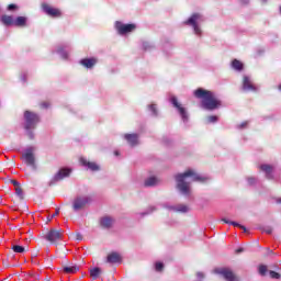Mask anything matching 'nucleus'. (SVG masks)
Returning <instances> with one entry per match:
<instances>
[{
    "instance_id": "2eb2a0df",
    "label": "nucleus",
    "mask_w": 281,
    "mask_h": 281,
    "mask_svg": "<svg viewBox=\"0 0 281 281\" xmlns=\"http://www.w3.org/2000/svg\"><path fill=\"white\" fill-rule=\"evenodd\" d=\"M113 223H115V220L111 216H103L100 218V225L103 229H111V227H113Z\"/></svg>"
},
{
    "instance_id": "6e6552de",
    "label": "nucleus",
    "mask_w": 281,
    "mask_h": 281,
    "mask_svg": "<svg viewBox=\"0 0 281 281\" xmlns=\"http://www.w3.org/2000/svg\"><path fill=\"white\" fill-rule=\"evenodd\" d=\"M42 9L48 16H52L53 19H59V16H63V12H60L59 9L53 8L47 3L42 4Z\"/></svg>"
},
{
    "instance_id": "a211bd4d",
    "label": "nucleus",
    "mask_w": 281,
    "mask_h": 281,
    "mask_svg": "<svg viewBox=\"0 0 281 281\" xmlns=\"http://www.w3.org/2000/svg\"><path fill=\"white\" fill-rule=\"evenodd\" d=\"M243 89L244 91H256V87L251 85V80H249V77H244Z\"/></svg>"
},
{
    "instance_id": "a19ab883",
    "label": "nucleus",
    "mask_w": 281,
    "mask_h": 281,
    "mask_svg": "<svg viewBox=\"0 0 281 281\" xmlns=\"http://www.w3.org/2000/svg\"><path fill=\"white\" fill-rule=\"evenodd\" d=\"M58 214H60V209H56V211L52 215V218H54V216H58Z\"/></svg>"
},
{
    "instance_id": "4468645a",
    "label": "nucleus",
    "mask_w": 281,
    "mask_h": 281,
    "mask_svg": "<svg viewBox=\"0 0 281 281\" xmlns=\"http://www.w3.org/2000/svg\"><path fill=\"white\" fill-rule=\"evenodd\" d=\"M80 65H82V67H86V69H93V67L98 65V59L94 57L83 58L80 60Z\"/></svg>"
},
{
    "instance_id": "f03ea898",
    "label": "nucleus",
    "mask_w": 281,
    "mask_h": 281,
    "mask_svg": "<svg viewBox=\"0 0 281 281\" xmlns=\"http://www.w3.org/2000/svg\"><path fill=\"white\" fill-rule=\"evenodd\" d=\"M188 177H192L193 181H199L200 183H205L207 181V177L199 176V173L194 172V170L189 169L184 171L183 173H178L175 176L177 189L181 194L184 196H190V182L186 181Z\"/></svg>"
},
{
    "instance_id": "2f4dec72",
    "label": "nucleus",
    "mask_w": 281,
    "mask_h": 281,
    "mask_svg": "<svg viewBox=\"0 0 281 281\" xmlns=\"http://www.w3.org/2000/svg\"><path fill=\"white\" fill-rule=\"evenodd\" d=\"M259 273L260 276H265L267 273V266H259Z\"/></svg>"
},
{
    "instance_id": "c85d7f7f",
    "label": "nucleus",
    "mask_w": 281,
    "mask_h": 281,
    "mask_svg": "<svg viewBox=\"0 0 281 281\" xmlns=\"http://www.w3.org/2000/svg\"><path fill=\"white\" fill-rule=\"evenodd\" d=\"M269 273H270V278H272V280H280V278H281V274L273 270H270Z\"/></svg>"
},
{
    "instance_id": "8fccbe9b",
    "label": "nucleus",
    "mask_w": 281,
    "mask_h": 281,
    "mask_svg": "<svg viewBox=\"0 0 281 281\" xmlns=\"http://www.w3.org/2000/svg\"><path fill=\"white\" fill-rule=\"evenodd\" d=\"M278 203H281V199L278 200Z\"/></svg>"
},
{
    "instance_id": "49530a36",
    "label": "nucleus",
    "mask_w": 281,
    "mask_h": 281,
    "mask_svg": "<svg viewBox=\"0 0 281 281\" xmlns=\"http://www.w3.org/2000/svg\"><path fill=\"white\" fill-rule=\"evenodd\" d=\"M44 281H52V278L46 277V278L44 279Z\"/></svg>"
},
{
    "instance_id": "0eeeda50",
    "label": "nucleus",
    "mask_w": 281,
    "mask_h": 281,
    "mask_svg": "<svg viewBox=\"0 0 281 281\" xmlns=\"http://www.w3.org/2000/svg\"><path fill=\"white\" fill-rule=\"evenodd\" d=\"M201 14L200 13H193L187 21L183 22V25H192L195 34H201V29L199 27V24L196 21H200Z\"/></svg>"
},
{
    "instance_id": "412c9836",
    "label": "nucleus",
    "mask_w": 281,
    "mask_h": 281,
    "mask_svg": "<svg viewBox=\"0 0 281 281\" xmlns=\"http://www.w3.org/2000/svg\"><path fill=\"white\" fill-rule=\"evenodd\" d=\"M13 25H15V27H25V25H27V18H25V16H18L14 20Z\"/></svg>"
},
{
    "instance_id": "dca6fc26",
    "label": "nucleus",
    "mask_w": 281,
    "mask_h": 281,
    "mask_svg": "<svg viewBox=\"0 0 281 281\" xmlns=\"http://www.w3.org/2000/svg\"><path fill=\"white\" fill-rule=\"evenodd\" d=\"M71 175V169L63 168L60 169L54 177L55 181H63V179L69 177Z\"/></svg>"
},
{
    "instance_id": "aec40b11",
    "label": "nucleus",
    "mask_w": 281,
    "mask_h": 281,
    "mask_svg": "<svg viewBox=\"0 0 281 281\" xmlns=\"http://www.w3.org/2000/svg\"><path fill=\"white\" fill-rule=\"evenodd\" d=\"M260 170H262V172H266L267 179H272L271 173L273 172V166H271V165H261Z\"/></svg>"
},
{
    "instance_id": "09e8293b",
    "label": "nucleus",
    "mask_w": 281,
    "mask_h": 281,
    "mask_svg": "<svg viewBox=\"0 0 281 281\" xmlns=\"http://www.w3.org/2000/svg\"><path fill=\"white\" fill-rule=\"evenodd\" d=\"M278 89H279V91H281V83L279 85Z\"/></svg>"
},
{
    "instance_id": "72a5a7b5",
    "label": "nucleus",
    "mask_w": 281,
    "mask_h": 281,
    "mask_svg": "<svg viewBox=\"0 0 281 281\" xmlns=\"http://www.w3.org/2000/svg\"><path fill=\"white\" fill-rule=\"evenodd\" d=\"M149 110L151 111V113H154V115H157V105L155 104L149 105Z\"/></svg>"
},
{
    "instance_id": "9d476101",
    "label": "nucleus",
    "mask_w": 281,
    "mask_h": 281,
    "mask_svg": "<svg viewBox=\"0 0 281 281\" xmlns=\"http://www.w3.org/2000/svg\"><path fill=\"white\" fill-rule=\"evenodd\" d=\"M22 157L26 166H32L33 170H36V158H34V153H32V149H27Z\"/></svg>"
},
{
    "instance_id": "b1692460",
    "label": "nucleus",
    "mask_w": 281,
    "mask_h": 281,
    "mask_svg": "<svg viewBox=\"0 0 281 281\" xmlns=\"http://www.w3.org/2000/svg\"><path fill=\"white\" fill-rule=\"evenodd\" d=\"M223 223H226V225H233L234 227H239V229H243L244 232H247V227L244 225L238 224L237 222L228 221L227 218L222 220Z\"/></svg>"
},
{
    "instance_id": "20e7f679",
    "label": "nucleus",
    "mask_w": 281,
    "mask_h": 281,
    "mask_svg": "<svg viewBox=\"0 0 281 281\" xmlns=\"http://www.w3.org/2000/svg\"><path fill=\"white\" fill-rule=\"evenodd\" d=\"M90 203L91 199L89 196H77L72 201V210L74 212H80V210H85Z\"/></svg>"
},
{
    "instance_id": "de8ad7c7",
    "label": "nucleus",
    "mask_w": 281,
    "mask_h": 281,
    "mask_svg": "<svg viewBox=\"0 0 281 281\" xmlns=\"http://www.w3.org/2000/svg\"><path fill=\"white\" fill-rule=\"evenodd\" d=\"M114 155H116V156L120 155V151H114Z\"/></svg>"
},
{
    "instance_id": "7ed1b4c3",
    "label": "nucleus",
    "mask_w": 281,
    "mask_h": 281,
    "mask_svg": "<svg viewBox=\"0 0 281 281\" xmlns=\"http://www.w3.org/2000/svg\"><path fill=\"white\" fill-rule=\"evenodd\" d=\"M24 122H25V125H24L25 131H32L36 128V124L41 122V117L38 116V114L26 110L24 112Z\"/></svg>"
},
{
    "instance_id": "c756f323",
    "label": "nucleus",
    "mask_w": 281,
    "mask_h": 281,
    "mask_svg": "<svg viewBox=\"0 0 281 281\" xmlns=\"http://www.w3.org/2000/svg\"><path fill=\"white\" fill-rule=\"evenodd\" d=\"M177 212H182V213H186V212H188V205H186V204H180V205H178L177 206Z\"/></svg>"
},
{
    "instance_id": "c9c22d12",
    "label": "nucleus",
    "mask_w": 281,
    "mask_h": 281,
    "mask_svg": "<svg viewBox=\"0 0 281 281\" xmlns=\"http://www.w3.org/2000/svg\"><path fill=\"white\" fill-rule=\"evenodd\" d=\"M16 9H18L16 4H9V5H8V10H9L10 12H12V10H16Z\"/></svg>"
},
{
    "instance_id": "1a4fd4ad",
    "label": "nucleus",
    "mask_w": 281,
    "mask_h": 281,
    "mask_svg": "<svg viewBox=\"0 0 281 281\" xmlns=\"http://www.w3.org/2000/svg\"><path fill=\"white\" fill-rule=\"evenodd\" d=\"M215 273H218V276H223L227 281H238V278H236V274L229 269V268H220L215 270Z\"/></svg>"
},
{
    "instance_id": "37998d69",
    "label": "nucleus",
    "mask_w": 281,
    "mask_h": 281,
    "mask_svg": "<svg viewBox=\"0 0 281 281\" xmlns=\"http://www.w3.org/2000/svg\"><path fill=\"white\" fill-rule=\"evenodd\" d=\"M235 251L236 254H243V251H245V248L240 247V248H237Z\"/></svg>"
},
{
    "instance_id": "ddd939ff",
    "label": "nucleus",
    "mask_w": 281,
    "mask_h": 281,
    "mask_svg": "<svg viewBox=\"0 0 281 281\" xmlns=\"http://www.w3.org/2000/svg\"><path fill=\"white\" fill-rule=\"evenodd\" d=\"M106 262H109L110 265H117L122 262V255L115 251L110 252L106 257Z\"/></svg>"
},
{
    "instance_id": "f704fd0d",
    "label": "nucleus",
    "mask_w": 281,
    "mask_h": 281,
    "mask_svg": "<svg viewBox=\"0 0 281 281\" xmlns=\"http://www.w3.org/2000/svg\"><path fill=\"white\" fill-rule=\"evenodd\" d=\"M40 106H41L42 109H49V102L44 101V102L40 103Z\"/></svg>"
},
{
    "instance_id": "423d86ee",
    "label": "nucleus",
    "mask_w": 281,
    "mask_h": 281,
    "mask_svg": "<svg viewBox=\"0 0 281 281\" xmlns=\"http://www.w3.org/2000/svg\"><path fill=\"white\" fill-rule=\"evenodd\" d=\"M115 29L119 34L124 35V34H131V32H134V30H137V25L135 24H123L120 21L115 22Z\"/></svg>"
},
{
    "instance_id": "f8f14e48",
    "label": "nucleus",
    "mask_w": 281,
    "mask_h": 281,
    "mask_svg": "<svg viewBox=\"0 0 281 281\" xmlns=\"http://www.w3.org/2000/svg\"><path fill=\"white\" fill-rule=\"evenodd\" d=\"M79 161L81 166H85V168H88L92 172H98V170H100V166H98V164L89 161L87 158H80Z\"/></svg>"
},
{
    "instance_id": "ea45409f",
    "label": "nucleus",
    "mask_w": 281,
    "mask_h": 281,
    "mask_svg": "<svg viewBox=\"0 0 281 281\" xmlns=\"http://www.w3.org/2000/svg\"><path fill=\"white\" fill-rule=\"evenodd\" d=\"M248 183H249L250 186H254V183H256V179H254V178H248Z\"/></svg>"
},
{
    "instance_id": "4c0bfd02",
    "label": "nucleus",
    "mask_w": 281,
    "mask_h": 281,
    "mask_svg": "<svg viewBox=\"0 0 281 281\" xmlns=\"http://www.w3.org/2000/svg\"><path fill=\"white\" fill-rule=\"evenodd\" d=\"M11 183L14 186V188H21V183L16 180H12Z\"/></svg>"
},
{
    "instance_id": "393cba45",
    "label": "nucleus",
    "mask_w": 281,
    "mask_h": 281,
    "mask_svg": "<svg viewBox=\"0 0 281 281\" xmlns=\"http://www.w3.org/2000/svg\"><path fill=\"white\" fill-rule=\"evenodd\" d=\"M232 67H233V69H235V71H243V69H244V65L238 59H234L232 61Z\"/></svg>"
},
{
    "instance_id": "58836bf2",
    "label": "nucleus",
    "mask_w": 281,
    "mask_h": 281,
    "mask_svg": "<svg viewBox=\"0 0 281 281\" xmlns=\"http://www.w3.org/2000/svg\"><path fill=\"white\" fill-rule=\"evenodd\" d=\"M27 137L31 138V139H34V132L29 130Z\"/></svg>"
},
{
    "instance_id": "7c9ffc66",
    "label": "nucleus",
    "mask_w": 281,
    "mask_h": 281,
    "mask_svg": "<svg viewBox=\"0 0 281 281\" xmlns=\"http://www.w3.org/2000/svg\"><path fill=\"white\" fill-rule=\"evenodd\" d=\"M207 122H209V124H212L214 122H218V116L210 115V116H207Z\"/></svg>"
},
{
    "instance_id": "39448f33",
    "label": "nucleus",
    "mask_w": 281,
    "mask_h": 281,
    "mask_svg": "<svg viewBox=\"0 0 281 281\" xmlns=\"http://www.w3.org/2000/svg\"><path fill=\"white\" fill-rule=\"evenodd\" d=\"M45 240L48 243H52V245H55V243H58V240H63V231L61 229H50L46 235L44 236Z\"/></svg>"
},
{
    "instance_id": "bb28decb",
    "label": "nucleus",
    "mask_w": 281,
    "mask_h": 281,
    "mask_svg": "<svg viewBox=\"0 0 281 281\" xmlns=\"http://www.w3.org/2000/svg\"><path fill=\"white\" fill-rule=\"evenodd\" d=\"M12 251H14V254H25L27 251V249H25V247L23 246H19V245H13L11 247Z\"/></svg>"
},
{
    "instance_id": "cd10ccee",
    "label": "nucleus",
    "mask_w": 281,
    "mask_h": 281,
    "mask_svg": "<svg viewBox=\"0 0 281 281\" xmlns=\"http://www.w3.org/2000/svg\"><path fill=\"white\" fill-rule=\"evenodd\" d=\"M15 194L19 196L20 201H23L25 199V195L23 194V188L18 187L15 188Z\"/></svg>"
},
{
    "instance_id": "f257e3e1",
    "label": "nucleus",
    "mask_w": 281,
    "mask_h": 281,
    "mask_svg": "<svg viewBox=\"0 0 281 281\" xmlns=\"http://www.w3.org/2000/svg\"><path fill=\"white\" fill-rule=\"evenodd\" d=\"M193 95L196 100H201V106L204 111H216V109L223 106V101H221L218 97H216V93L211 90L198 88L193 91Z\"/></svg>"
},
{
    "instance_id": "f3484780",
    "label": "nucleus",
    "mask_w": 281,
    "mask_h": 281,
    "mask_svg": "<svg viewBox=\"0 0 281 281\" xmlns=\"http://www.w3.org/2000/svg\"><path fill=\"white\" fill-rule=\"evenodd\" d=\"M125 139L132 146L139 144V136L137 134H125Z\"/></svg>"
},
{
    "instance_id": "473e14b6",
    "label": "nucleus",
    "mask_w": 281,
    "mask_h": 281,
    "mask_svg": "<svg viewBox=\"0 0 281 281\" xmlns=\"http://www.w3.org/2000/svg\"><path fill=\"white\" fill-rule=\"evenodd\" d=\"M155 270L156 271H164V265L161 262H156Z\"/></svg>"
},
{
    "instance_id": "a18cd8bd",
    "label": "nucleus",
    "mask_w": 281,
    "mask_h": 281,
    "mask_svg": "<svg viewBox=\"0 0 281 281\" xmlns=\"http://www.w3.org/2000/svg\"><path fill=\"white\" fill-rule=\"evenodd\" d=\"M198 278H205V276L202 272H198Z\"/></svg>"
},
{
    "instance_id": "79ce46f5",
    "label": "nucleus",
    "mask_w": 281,
    "mask_h": 281,
    "mask_svg": "<svg viewBox=\"0 0 281 281\" xmlns=\"http://www.w3.org/2000/svg\"><path fill=\"white\" fill-rule=\"evenodd\" d=\"M76 240H82V235L80 233L76 234Z\"/></svg>"
},
{
    "instance_id": "9b49d317",
    "label": "nucleus",
    "mask_w": 281,
    "mask_h": 281,
    "mask_svg": "<svg viewBox=\"0 0 281 281\" xmlns=\"http://www.w3.org/2000/svg\"><path fill=\"white\" fill-rule=\"evenodd\" d=\"M171 104L177 109L182 117V120H188V113L186 112V108H183L180 103L177 97L171 98Z\"/></svg>"
},
{
    "instance_id": "4be33fe9",
    "label": "nucleus",
    "mask_w": 281,
    "mask_h": 281,
    "mask_svg": "<svg viewBox=\"0 0 281 281\" xmlns=\"http://www.w3.org/2000/svg\"><path fill=\"white\" fill-rule=\"evenodd\" d=\"M1 23L7 26L14 25V18H12L11 15H2Z\"/></svg>"
},
{
    "instance_id": "e433bc0d",
    "label": "nucleus",
    "mask_w": 281,
    "mask_h": 281,
    "mask_svg": "<svg viewBox=\"0 0 281 281\" xmlns=\"http://www.w3.org/2000/svg\"><path fill=\"white\" fill-rule=\"evenodd\" d=\"M263 232H265L266 234H272V233H273V228H271V227H266V228H263Z\"/></svg>"
},
{
    "instance_id": "a878e982",
    "label": "nucleus",
    "mask_w": 281,
    "mask_h": 281,
    "mask_svg": "<svg viewBox=\"0 0 281 281\" xmlns=\"http://www.w3.org/2000/svg\"><path fill=\"white\" fill-rule=\"evenodd\" d=\"M100 273H102L100 268H92L90 270V278H92V280H98V278H100Z\"/></svg>"
},
{
    "instance_id": "5701e85b",
    "label": "nucleus",
    "mask_w": 281,
    "mask_h": 281,
    "mask_svg": "<svg viewBox=\"0 0 281 281\" xmlns=\"http://www.w3.org/2000/svg\"><path fill=\"white\" fill-rule=\"evenodd\" d=\"M80 271V267L78 266H65L64 272L65 273H78Z\"/></svg>"
},
{
    "instance_id": "6ab92c4d",
    "label": "nucleus",
    "mask_w": 281,
    "mask_h": 281,
    "mask_svg": "<svg viewBox=\"0 0 281 281\" xmlns=\"http://www.w3.org/2000/svg\"><path fill=\"white\" fill-rule=\"evenodd\" d=\"M159 179L157 177H149L145 180L144 186L145 188H153L155 186H158Z\"/></svg>"
},
{
    "instance_id": "c03bdc74",
    "label": "nucleus",
    "mask_w": 281,
    "mask_h": 281,
    "mask_svg": "<svg viewBox=\"0 0 281 281\" xmlns=\"http://www.w3.org/2000/svg\"><path fill=\"white\" fill-rule=\"evenodd\" d=\"M247 124H248L247 122H244V123H241L238 127H239V128H246Z\"/></svg>"
}]
</instances>
